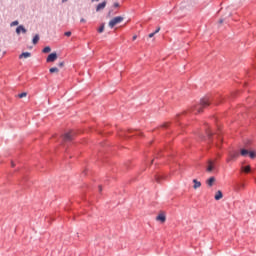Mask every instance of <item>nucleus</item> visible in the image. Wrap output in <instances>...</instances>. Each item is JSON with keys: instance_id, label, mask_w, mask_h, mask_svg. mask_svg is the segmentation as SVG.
Here are the masks:
<instances>
[{"instance_id": "nucleus-1", "label": "nucleus", "mask_w": 256, "mask_h": 256, "mask_svg": "<svg viewBox=\"0 0 256 256\" xmlns=\"http://www.w3.org/2000/svg\"><path fill=\"white\" fill-rule=\"evenodd\" d=\"M209 105H211V99L209 97H204L200 100V104L195 106L194 111L196 113H203V109L209 107Z\"/></svg>"}, {"instance_id": "nucleus-2", "label": "nucleus", "mask_w": 256, "mask_h": 256, "mask_svg": "<svg viewBox=\"0 0 256 256\" xmlns=\"http://www.w3.org/2000/svg\"><path fill=\"white\" fill-rule=\"evenodd\" d=\"M125 18H123V16H116L113 19H111L108 23L110 29H113V27H115V25H119V23H123Z\"/></svg>"}, {"instance_id": "nucleus-3", "label": "nucleus", "mask_w": 256, "mask_h": 256, "mask_svg": "<svg viewBox=\"0 0 256 256\" xmlns=\"http://www.w3.org/2000/svg\"><path fill=\"white\" fill-rule=\"evenodd\" d=\"M215 171V161L208 160L206 165V173H213Z\"/></svg>"}, {"instance_id": "nucleus-4", "label": "nucleus", "mask_w": 256, "mask_h": 256, "mask_svg": "<svg viewBox=\"0 0 256 256\" xmlns=\"http://www.w3.org/2000/svg\"><path fill=\"white\" fill-rule=\"evenodd\" d=\"M239 157V152L237 151H232L229 152L228 158L226 159L227 163H230V161H235Z\"/></svg>"}, {"instance_id": "nucleus-5", "label": "nucleus", "mask_w": 256, "mask_h": 256, "mask_svg": "<svg viewBox=\"0 0 256 256\" xmlns=\"http://www.w3.org/2000/svg\"><path fill=\"white\" fill-rule=\"evenodd\" d=\"M47 63H53L55 61H57V53H51L47 59H46Z\"/></svg>"}, {"instance_id": "nucleus-6", "label": "nucleus", "mask_w": 256, "mask_h": 256, "mask_svg": "<svg viewBox=\"0 0 256 256\" xmlns=\"http://www.w3.org/2000/svg\"><path fill=\"white\" fill-rule=\"evenodd\" d=\"M73 131L67 132L63 135V141H73Z\"/></svg>"}, {"instance_id": "nucleus-7", "label": "nucleus", "mask_w": 256, "mask_h": 256, "mask_svg": "<svg viewBox=\"0 0 256 256\" xmlns=\"http://www.w3.org/2000/svg\"><path fill=\"white\" fill-rule=\"evenodd\" d=\"M105 7H107V1H103L102 3H99V4L96 6V11H97V12L103 11V9H105Z\"/></svg>"}, {"instance_id": "nucleus-8", "label": "nucleus", "mask_w": 256, "mask_h": 256, "mask_svg": "<svg viewBox=\"0 0 256 256\" xmlns=\"http://www.w3.org/2000/svg\"><path fill=\"white\" fill-rule=\"evenodd\" d=\"M16 33L17 35H21V33H27V29H25L23 25H20L16 28Z\"/></svg>"}, {"instance_id": "nucleus-9", "label": "nucleus", "mask_w": 256, "mask_h": 256, "mask_svg": "<svg viewBox=\"0 0 256 256\" xmlns=\"http://www.w3.org/2000/svg\"><path fill=\"white\" fill-rule=\"evenodd\" d=\"M156 221H161V223H165V221H167V217L165 216V214H159L156 217Z\"/></svg>"}, {"instance_id": "nucleus-10", "label": "nucleus", "mask_w": 256, "mask_h": 256, "mask_svg": "<svg viewBox=\"0 0 256 256\" xmlns=\"http://www.w3.org/2000/svg\"><path fill=\"white\" fill-rule=\"evenodd\" d=\"M206 185H208V187H212L213 185H215V177H210L208 180H206Z\"/></svg>"}, {"instance_id": "nucleus-11", "label": "nucleus", "mask_w": 256, "mask_h": 256, "mask_svg": "<svg viewBox=\"0 0 256 256\" xmlns=\"http://www.w3.org/2000/svg\"><path fill=\"white\" fill-rule=\"evenodd\" d=\"M214 199L216 201H220V199H223V192H221L220 190H218L214 196Z\"/></svg>"}, {"instance_id": "nucleus-12", "label": "nucleus", "mask_w": 256, "mask_h": 256, "mask_svg": "<svg viewBox=\"0 0 256 256\" xmlns=\"http://www.w3.org/2000/svg\"><path fill=\"white\" fill-rule=\"evenodd\" d=\"M31 57V52H23L20 56L19 59H29Z\"/></svg>"}, {"instance_id": "nucleus-13", "label": "nucleus", "mask_w": 256, "mask_h": 256, "mask_svg": "<svg viewBox=\"0 0 256 256\" xmlns=\"http://www.w3.org/2000/svg\"><path fill=\"white\" fill-rule=\"evenodd\" d=\"M193 183H194L193 189H199V187H201V182L198 181L197 179H194Z\"/></svg>"}, {"instance_id": "nucleus-14", "label": "nucleus", "mask_w": 256, "mask_h": 256, "mask_svg": "<svg viewBox=\"0 0 256 256\" xmlns=\"http://www.w3.org/2000/svg\"><path fill=\"white\" fill-rule=\"evenodd\" d=\"M240 155H242V157H247V155H249V151L247 149H242L240 151Z\"/></svg>"}, {"instance_id": "nucleus-15", "label": "nucleus", "mask_w": 256, "mask_h": 256, "mask_svg": "<svg viewBox=\"0 0 256 256\" xmlns=\"http://www.w3.org/2000/svg\"><path fill=\"white\" fill-rule=\"evenodd\" d=\"M32 43H33L34 45H37V43H39V35H38V34H36V35L34 36V38H33V40H32Z\"/></svg>"}, {"instance_id": "nucleus-16", "label": "nucleus", "mask_w": 256, "mask_h": 256, "mask_svg": "<svg viewBox=\"0 0 256 256\" xmlns=\"http://www.w3.org/2000/svg\"><path fill=\"white\" fill-rule=\"evenodd\" d=\"M242 171H244V173H250L251 172V166L242 167Z\"/></svg>"}, {"instance_id": "nucleus-17", "label": "nucleus", "mask_w": 256, "mask_h": 256, "mask_svg": "<svg viewBox=\"0 0 256 256\" xmlns=\"http://www.w3.org/2000/svg\"><path fill=\"white\" fill-rule=\"evenodd\" d=\"M49 72L50 73H59V68H57V67L50 68Z\"/></svg>"}, {"instance_id": "nucleus-18", "label": "nucleus", "mask_w": 256, "mask_h": 256, "mask_svg": "<svg viewBox=\"0 0 256 256\" xmlns=\"http://www.w3.org/2000/svg\"><path fill=\"white\" fill-rule=\"evenodd\" d=\"M248 155H249L250 159H255L256 152L255 151L248 152Z\"/></svg>"}, {"instance_id": "nucleus-19", "label": "nucleus", "mask_w": 256, "mask_h": 256, "mask_svg": "<svg viewBox=\"0 0 256 256\" xmlns=\"http://www.w3.org/2000/svg\"><path fill=\"white\" fill-rule=\"evenodd\" d=\"M42 53H51V47L46 46L43 50Z\"/></svg>"}, {"instance_id": "nucleus-20", "label": "nucleus", "mask_w": 256, "mask_h": 256, "mask_svg": "<svg viewBox=\"0 0 256 256\" xmlns=\"http://www.w3.org/2000/svg\"><path fill=\"white\" fill-rule=\"evenodd\" d=\"M105 31V24H102L99 29H98V33H103Z\"/></svg>"}, {"instance_id": "nucleus-21", "label": "nucleus", "mask_w": 256, "mask_h": 256, "mask_svg": "<svg viewBox=\"0 0 256 256\" xmlns=\"http://www.w3.org/2000/svg\"><path fill=\"white\" fill-rule=\"evenodd\" d=\"M19 99H23V97H27V92H23L18 95Z\"/></svg>"}, {"instance_id": "nucleus-22", "label": "nucleus", "mask_w": 256, "mask_h": 256, "mask_svg": "<svg viewBox=\"0 0 256 256\" xmlns=\"http://www.w3.org/2000/svg\"><path fill=\"white\" fill-rule=\"evenodd\" d=\"M161 179H163V176H156L157 183H161Z\"/></svg>"}, {"instance_id": "nucleus-23", "label": "nucleus", "mask_w": 256, "mask_h": 256, "mask_svg": "<svg viewBox=\"0 0 256 256\" xmlns=\"http://www.w3.org/2000/svg\"><path fill=\"white\" fill-rule=\"evenodd\" d=\"M16 25H19V21H13L11 23V27H15Z\"/></svg>"}, {"instance_id": "nucleus-24", "label": "nucleus", "mask_w": 256, "mask_h": 256, "mask_svg": "<svg viewBox=\"0 0 256 256\" xmlns=\"http://www.w3.org/2000/svg\"><path fill=\"white\" fill-rule=\"evenodd\" d=\"M58 67H65V62H59Z\"/></svg>"}, {"instance_id": "nucleus-25", "label": "nucleus", "mask_w": 256, "mask_h": 256, "mask_svg": "<svg viewBox=\"0 0 256 256\" xmlns=\"http://www.w3.org/2000/svg\"><path fill=\"white\" fill-rule=\"evenodd\" d=\"M66 37H71V31L65 32L64 34Z\"/></svg>"}, {"instance_id": "nucleus-26", "label": "nucleus", "mask_w": 256, "mask_h": 256, "mask_svg": "<svg viewBox=\"0 0 256 256\" xmlns=\"http://www.w3.org/2000/svg\"><path fill=\"white\" fill-rule=\"evenodd\" d=\"M160 31H161V27H158V28L156 29V31L154 32L155 35H157V33H159Z\"/></svg>"}, {"instance_id": "nucleus-27", "label": "nucleus", "mask_w": 256, "mask_h": 256, "mask_svg": "<svg viewBox=\"0 0 256 256\" xmlns=\"http://www.w3.org/2000/svg\"><path fill=\"white\" fill-rule=\"evenodd\" d=\"M148 37H149L150 39L153 38V37H155V32L150 33Z\"/></svg>"}, {"instance_id": "nucleus-28", "label": "nucleus", "mask_w": 256, "mask_h": 256, "mask_svg": "<svg viewBox=\"0 0 256 256\" xmlns=\"http://www.w3.org/2000/svg\"><path fill=\"white\" fill-rule=\"evenodd\" d=\"M208 137H211L213 135V133H211L210 131L206 132Z\"/></svg>"}, {"instance_id": "nucleus-29", "label": "nucleus", "mask_w": 256, "mask_h": 256, "mask_svg": "<svg viewBox=\"0 0 256 256\" xmlns=\"http://www.w3.org/2000/svg\"><path fill=\"white\" fill-rule=\"evenodd\" d=\"M114 7H119V3H114Z\"/></svg>"}, {"instance_id": "nucleus-30", "label": "nucleus", "mask_w": 256, "mask_h": 256, "mask_svg": "<svg viewBox=\"0 0 256 256\" xmlns=\"http://www.w3.org/2000/svg\"><path fill=\"white\" fill-rule=\"evenodd\" d=\"M80 21H81V23H85L86 20L84 18H82Z\"/></svg>"}, {"instance_id": "nucleus-31", "label": "nucleus", "mask_w": 256, "mask_h": 256, "mask_svg": "<svg viewBox=\"0 0 256 256\" xmlns=\"http://www.w3.org/2000/svg\"><path fill=\"white\" fill-rule=\"evenodd\" d=\"M223 21H224L223 19L219 20L220 25L223 24Z\"/></svg>"}, {"instance_id": "nucleus-32", "label": "nucleus", "mask_w": 256, "mask_h": 256, "mask_svg": "<svg viewBox=\"0 0 256 256\" xmlns=\"http://www.w3.org/2000/svg\"><path fill=\"white\" fill-rule=\"evenodd\" d=\"M132 39L135 41V39H137V35H134Z\"/></svg>"}, {"instance_id": "nucleus-33", "label": "nucleus", "mask_w": 256, "mask_h": 256, "mask_svg": "<svg viewBox=\"0 0 256 256\" xmlns=\"http://www.w3.org/2000/svg\"><path fill=\"white\" fill-rule=\"evenodd\" d=\"M11 165H12V167H15V162H12Z\"/></svg>"}, {"instance_id": "nucleus-34", "label": "nucleus", "mask_w": 256, "mask_h": 256, "mask_svg": "<svg viewBox=\"0 0 256 256\" xmlns=\"http://www.w3.org/2000/svg\"><path fill=\"white\" fill-rule=\"evenodd\" d=\"M99 191H103V188L101 186H99Z\"/></svg>"}, {"instance_id": "nucleus-35", "label": "nucleus", "mask_w": 256, "mask_h": 256, "mask_svg": "<svg viewBox=\"0 0 256 256\" xmlns=\"http://www.w3.org/2000/svg\"><path fill=\"white\" fill-rule=\"evenodd\" d=\"M62 3H67V0H62Z\"/></svg>"}, {"instance_id": "nucleus-36", "label": "nucleus", "mask_w": 256, "mask_h": 256, "mask_svg": "<svg viewBox=\"0 0 256 256\" xmlns=\"http://www.w3.org/2000/svg\"><path fill=\"white\" fill-rule=\"evenodd\" d=\"M92 2H99V0H92Z\"/></svg>"}, {"instance_id": "nucleus-37", "label": "nucleus", "mask_w": 256, "mask_h": 256, "mask_svg": "<svg viewBox=\"0 0 256 256\" xmlns=\"http://www.w3.org/2000/svg\"><path fill=\"white\" fill-rule=\"evenodd\" d=\"M228 17H231V13L228 14Z\"/></svg>"}]
</instances>
